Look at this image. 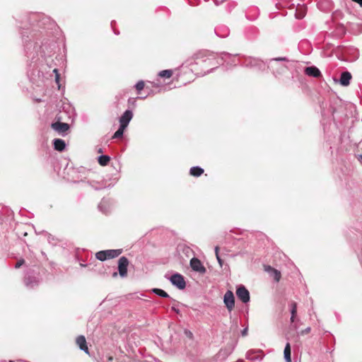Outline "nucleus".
I'll return each mask as SVG.
<instances>
[{
	"label": "nucleus",
	"mask_w": 362,
	"mask_h": 362,
	"mask_svg": "<svg viewBox=\"0 0 362 362\" xmlns=\"http://www.w3.org/2000/svg\"><path fill=\"white\" fill-rule=\"evenodd\" d=\"M215 33H216L217 35H220L219 33H218V30L216 28L215 29Z\"/></svg>",
	"instance_id": "c9c22d12"
},
{
	"label": "nucleus",
	"mask_w": 362,
	"mask_h": 362,
	"mask_svg": "<svg viewBox=\"0 0 362 362\" xmlns=\"http://www.w3.org/2000/svg\"><path fill=\"white\" fill-rule=\"evenodd\" d=\"M190 267L194 271L201 274H204L206 272V268L203 266L202 262L196 257L191 259Z\"/></svg>",
	"instance_id": "0eeeda50"
},
{
	"label": "nucleus",
	"mask_w": 362,
	"mask_h": 362,
	"mask_svg": "<svg viewBox=\"0 0 362 362\" xmlns=\"http://www.w3.org/2000/svg\"><path fill=\"white\" fill-rule=\"evenodd\" d=\"M284 358L286 362H291V345L289 343H287L286 344V346L284 348Z\"/></svg>",
	"instance_id": "2eb2a0df"
},
{
	"label": "nucleus",
	"mask_w": 362,
	"mask_h": 362,
	"mask_svg": "<svg viewBox=\"0 0 362 362\" xmlns=\"http://www.w3.org/2000/svg\"><path fill=\"white\" fill-rule=\"evenodd\" d=\"M218 251H219V247L218 246H216L215 247V254H216V259L218 260V262L220 265L221 267H222L223 266V261L221 259V258L219 256V253H218Z\"/></svg>",
	"instance_id": "b1692460"
},
{
	"label": "nucleus",
	"mask_w": 362,
	"mask_h": 362,
	"mask_svg": "<svg viewBox=\"0 0 362 362\" xmlns=\"http://www.w3.org/2000/svg\"><path fill=\"white\" fill-rule=\"evenodd\" d=\"M23 264H24V260L23 259H20L16 264L15 268L18 269V268L21 267Z\"/></svg>",
	"instance_id": "cd10ccee"
},
{
	"label": "nucleus",
	"mask_w": 362,
	"mask_h": 362,
	"mask_svg": "<svg viewBox=\"0 0 362 362\" xmlns=\"http://www.w3.org/2000/svg\"><path fill=\"white\" fill-rule=\"evenodd\" d=\"M117 276V272H114V273L112 274V276H113V277H116Z\"/></svg>",
	"instance_id": "f704fd0d"
},
{
	"label": "nucleus",
	"mask_w": 362,
	"mask_h": 362,
	"mask_svg": "<svg viewBox=\"0 0 362 362\" xmlns=\"http://www.w3.org/2000/svg\"><path fill=\"white\" fill-rule=\"evenodd\" d=\"M76 342L81 350L83 351L87 354H89L88 348L86 344V340L84 336L80 335L76 338Z\"/></svg>",
	"instance_id": "9d476101"
},
{
	"label": "nucleus",
	"mask_w": 362,
	"mask_h": 362,
	"mask_svg": "<svg viewBox=\"0 0 362 362\" xmlns=\"http://www.w3.org/2000/svg\"><path fill=\"white\" fill-rule=\"evenodd\" d=\"M189 172L191 175L194 177H199L204 173V170L199 166H195L191 168Z\"/></svg>",
	"instance_id": "dca6fc26"
},
{
	"label": "nucleus",
	"mask_w": 362,
	"mask_h": 362,
	"mask_svg": "<svg viewBox=\"0 0 362 362\" xmlns=\"http://www.w3.org/2000/svg\"><path fill=\"white\" fill-rule=\"evenodd\" d=\"M132 117V112L127 110L119 118V125H122L123 128H127Z\"/></svg>",
	"instance_id": "6e6552de"
},
{
	"label": "nucleus",
	"mask_w": 362,
	"mask_h": 362,
	"mask_svg": "<svg viewBox=\"0 0 362 362\" xmlns=\"http://www.w3.org/2000/svg\"><path fill=\"white\" fill-rule=\"evenodd\" d=\"M305 74L309 76L318 78L320 76V71L315 66H308L305 69Z\"/></svg>",
	"instance_id": "f8f14e48"
},
{
	"label": "nucleus",
	"mask_w": 362,
	"mask_h": 362,
	"mask_svg": "<svg viewBox=\"0 0 362 362\" xmlns=\"http://www.w3.org/2000/svg\"><path fill=\"white\" fill-rule=\"evenodd\" d=\"M98 160L100 165H101L102 166H105L108 164L110 158L108 156L102 155L98 157Z\"/></svg>",
	"instance_id": "f3484780"
},
{
	"label": "nucleus",
	"mask_w": 362,
	"mask_h": 362,
	"mask_svg": "<svg viewBox=\"0 0 362 362\" xmlns=\"http://www.w3.org/2000/svg\"><path fill=\"white\" fill-rule=\"evenodd\" d=\"M103 202H100L98 207L100 208V210H102V205H103Z\"/></svg>",
	"instance_id": "72a5a7b5"
},
{
	"label": "nucleus",
	"mask_w": 362,
	"mask_h": 362,
	"mask_svg": "<svg viewBox=\"0 0 362 362\" xmlns=\"http://www.w3.org/2000/svg\"><path fill=\"white\" fill-rule=\"evenodd\" d=\"M233 350V348H231V349L230 350V353L232 352Z\"/></svg>",
	"instance_id": "ea45409f"
},
{
	"label": "nucleus",
	"mask_w": 362,
	"mask_h": 362,
	"mask_svg": "<svg viewBox=\"0 0 362 362\" xmlns=\"http://www.w3.org/2000/svg\"><path fill=\"white\" fill-rule=\"evenodd\" d=\"M129 265V260L125 257H122L118 261V271L122 277H125L127 274V267Z\"/></svg>",
	"instance_id": "423d86ee"
},
{
	"label": "nucleus",
	"mask_w": 362,
	"mask_h": 362,
	"mask_svg": "<svg viewBox=\"0 0 362 362\" xmlns=\"http://www.w3.org/2000/svg\"><path fill=\"white\" fill-rule=\"evenodd\" d=\"M290 305L291 313V321L293 322L297 313V304L295 302H292Z\"/></svg>",
	"instance_id": "6ab92c4d"
},
{
	"label": "nucleus",
	"mask_w": 362,
	"mask_h": 362,
	"mask_svg": "<svg viewBox=\"0 0 362 362\" xmlns=\"http://www.w3.org/2000/svg\"><path fill=\"white\" fill-rule=\"evenodd\" d=\"M170 281L173 285L175 286L179 289H184L186 286L184 277L178 273L173 274L170 278Z\"/></svg>",
	"instance_id": "f03ea898"
},
{
	"label": "nucleus",
	"mask_w": 362,
	"mask_h": 362,
	"mask_svg": "<svg viewBox=\"0 0 362 362\" xmlns=\"http://www.w3.org/2000/svg\"><path fill=\"white\" fill-rule=\"evenodd\" d=\"M237 362H245V361H243V360H239V361H238Z\"/></svg>",
	"instance_id": "58836bf2"
},
{
	"label": "nucleus",
	"mask_w": 362,
	"mask_h": 362,
	"mask_svg": "<svg viewBox=\"0 0 362 362\" xmlns=\"http://www.w3.org/2000/svg\"><path fill=\"white\" fill-rule=\"evenodd\" d=\"M9 362H13V361H9Z\"/></svg>",
	"instance_id": "37998d69"
},
{
	"label": "nucleus",
	"mask_w": 362,
	"mask_h": 362,
	"mask_svg": "<svg viewBox=\"0 0 362 362\" xmlns=\"http://www.w3.org/2000/svg\"><path fill=\"white\" fill-rule=\"evenodd\" d=\"M265 271L267 272L271 276L274 278L276 281H279L281 278V273L278 270L272 268L270 266H265Z\"/></svg>",
	"instance_id": "ddd939ff"
},
{
	"label": "nucleus",
	"mask_w": 362,
	"mask_h": 362,
	"mask_svg": "<svg viewBox=\"0 0 362 362\" xmlns=\"http://www.w3.org/2000/svg\"><path fill=\"white\" fill-rule=\"evenodd\" d=\"M135 88L138 92H140L141 90L144 88V83L143 81H139L135 85Z\"/></svg>",
	"instance_id": "393cba45"
},
{
	"label": "nucleus",
	"mask_w": 362,
	"mask_h": 362,
	"mask_svg": "<svg viewBox=\"0 0 362 362\" xmlns=\"http://www.w3.org/2000/svg\"><path fill=\"white\" fill-rule=\"evenodd\" d=\"M53 72L55 74V81L56 83L58 84V88L59 89L60 88V83H59V71H58V69H54L53 70Z\"/></svg>",
	"instance_id": "a878e982"
},
{
	"label": "nucleus",
	"mask_w": 362,
	"mask_h": 362,
	"mask_svg": "<svg viewBox=\"0 0 362 362\" xmlns=\"http://www.w3.org/2000/svg\"><path fill=\"white\" fill-rule=\"evenodd\" d=\"M152 84H153V86L158 87V85L156 84L155 83H152Z\"/></svg>",
	"instance_id": "e433bc0d"
},
{
	"label": "nucleus",
	"mask_w": 362,
	"mask_h": 362,
	"mask_svg": "<svg viewBox=\"0 0 362 362\" xmlns=\"http://www.w3.org/2000/svg\"><path fill=\"white\" fill-rule=\"evenodd\" d=\"M224 56H225V57H228V56H229V54H224Z\"/></svg>",
	"instance_id": "4c0bfd02"
},
{
	"label": "nucleus",
	"mask_w": 362,
	"mask_h": 362,
	"mask_svg": "<svg viewBox=\"0 0 362 362\" xmlns=\"http://www.w3.org/2000/svg\"><path fill=\"white\" fill-rule=\"evenodd\" d=\"M241 334L245 337L247 334V328H245L243 330H242L241 332Z\"/></svg>",
	"instance_id": "7c9ffc66"
},
{
	"label": "nucleus",
	"mask_w": 362,
	"mask_h": 362,
	"mask_svg": "<svg viewBox=\"0 0 362 362\" xmlns=\"http://www.w3.org/2000/svg\"><path fill=\"white\" fill-rule=\"evenodd\" d=\"M233 350V348H231V349L230 350V353L232 352Z\"/></svg>",
	"instance_id": "a19ab883"
},
{
	"label": "nucleus",
	"mask_w": 362,
	"mask_h": 362,
	"mask_svg": "<svg viewBox=\"0 0 362 362\" xmlns=\"http://www.w3.org/2000/svg\"><path fill=\"white\" fill-rule=\"evenodd\" d=\"M352 1L358 4L362 7V0H352Z\"/></svg>",
	"instance_id": "2f4dec72"
},
{
	"label": "nucleus",
	"mask_w": 362,
	"mask_h": 362,
	"mask_svg": "<svg viewBox=\"0 0 362 362\" xmlns=\"http://www.w3.org/2000/svg\"><path fill=\"white\" fill-rule=\"evenodd\" d=\"M258 63V60L255 59H250V62L247 64V66H253L256 64H257Z\"/></svg>",
	"instance_id": "bb28decb"
},
{
	"label": "nucleus",
	"mask_w": 362,
	"mask_h": 362,
	"mask_svg": "<svg viewBox=\"0 0 362 362\" xmlns=\"http://www.w3.org/2000/svg\"><path fill=\"white\" fill-rule=\"evenodd\" d=\"M223 302L228 310L230 312L235 307V297L231 291H227L223 296Z\"/></svg>",
	"instance_id": "7ed1b4c3"
},
{
	"label": "nucleus",
	"mask_w": 362,
	"mask_h": 362,
	"mask_svg": "<svg viewBox=\"0 0 362 362\" xmlns=\"http://www.w3.org/2000/svg\"><path fill=\"white\" fill-rule=\"evenodd\" d=\"M352 76L350 72L344 71L341 74L339 83L343 86H347L350 84Z\"/></svg>",
	"instance_id": "9b49d317"
},
{
	"label": "nucleus",
	"mask_w": 362,
	"mask_h": 362,
	"mask_svg": "<svg viewBox=\"0 0 362 362\" xmlns=\"http://www.w3.org/2000/svg\"><path fill=\"white\" fill-rule=\"evenodd\" d=\"M237 297L244 303L250 301V293L243 285L238 287L236 290Z\"/></svg>",
	"instance_id": "20e7f679"
},
{
	"label": "nucleus",
	"mask_w": 362,
	"mask_h": 362,
	"mask_svg": "<svg viewBox=\"0 0 362 362\" xmlns=\"http://www.w3.org/2000/svg\"><path fill=\"white\" fill-rule=\"evenodd\" d=\"M54 148L58 151H62L66 147L65 141L61 139H55L53 141Z\"/></svg>",
	"instance_id": "4468645a"
},
{
	"label": "nucleus",
	"mask_w": 362,
	"mask_h": 362,
	"mask_svg": "<svg viewBox=\"0 0 362 362\" xmlns=\"http://www.w3.org/2000/svg\"><path fill=\"white\" fill-rule=\"evenodd\" d=\"M52 128L59 134L65 133L69 129L67 123L57 122L51 124Z\"/></svg>",
	"instance_id": "1a4fd4ad"
},
{
	"label": "nucleus",
	"mask_w": 362,
	"mask_h": 362,
	"mask_svg": "<svg viewBox=\"0 0 362 362\" xmlns=\"http://www.w3.org/2000/svg\"><path fill=\"white\" fill-rule=\"evenodd\" d=\"M310 327H308V328H306L305 330H303V331L301 332V334H308V333H309V332H310Z\"/></svg>",
	"instance_id": "c756f323"
},
{
	"label": "nucleus",
	"mask_w": 362,
	"mask_h": 362,
	"mask_svg": "<svg viewBox=\"0 0 362 362\" xmlns=\"http://www.w3.org/2000/svg\"><path fill=\"white\" fill-rule=\"evenodd\" d=\"M173 71L170 69L161 71L158 73V76L162 78H169L172 76Z\"/></svg>",
	"instance_id": "aec40b11"
},
{
	"label": "nucleus",
	"mask_w": 362,
	"mask_h": 362,
	"mask_svg": "<svg viewBox=\"0 0 362 362\" xmlns=\"http://www.w3.org/2000/svg\"><path fill=\"white\" fill-rule=\"evenodd\" d=\"M153 292L163 298H168L169 297L168 294L165 291H163L160 288H153Z\"/></svg>",
	"instance_id": "4be33fe9"
},
{
	"label": "nucleus",
	"mask_w": 362,
	"mask_h": 362,
	"mask_svg": "<svg viewBox=\"0 0 362 362\" xmlns=\"http://www.w3.org/2000/svg\"><path fill=\"white\" fill-rule=\"evenodd\" d=\"M126 128H123L122 125H119V129L116 131V132L112 136V139H119L123 136L124 131Z\"/></svg>",
	"instance_id": "412c9836"
},
{
	"label": "nucleus",
	"mask_w": 362,
	"mask_h": 362,
	"mask_svg": "<svg viewBox=\"0 0 362 362\" xmlns=\"http://www.w3.org/2000/svg\"><path fill=\"white\" fill-rule=\"evenodd\" d=\"M233 350V348H231V349L230 350V353L232 352Z\"/></svg>",
	"instance_id": "79ce46f5"
},
{
	"label": "nucleus",
	"mask_w": 362,
	"mask_h": 362,
	"mask_svg": "<svg viewBox=\"0 0 362 362\" xmlns=\"http://www.w3.org/2000/svg\"><path fill=\"white\" fill-rule=\"evenodd\" d=\"M108 362H112L113 361V357L112 356H107Z\"/></svg>",
	"instance_id": "473e14b6"
},
{
	"label": "nucleus",
	"mask_w": 362,
	"mask_h": 362,
	"mask_svg": "<svg viewBox=\"0 0 362 362\" xmlns=\"http://www.w3.org/2000/svg\"><path fill=\"white\" fill-rule=\"evenodd\" d=\"M286 59L284 57H279V58H275V59H272V61H274V62L286 61Z\"/></svg>",
	"instance_id": "c85d7f7f"
},
{
	"label": "nucleus",
	"mask_w": 362,
	"mask_h": 362,
	"mask_svg": "<svg viewBox=\"0 0 362 362\" xmlns=\"http://www.w3.org/2000/svg\"><path fill=\"white\" fill-rule=\"evenodd\" d=\"M264 356L261 349H250L246 353V358L250 361H262Z\"/></svg>",
	"instance_id": "39448f33"
},
{
	"label": "nucleus",
	"mask_w": 362,
	"mask_h": 362,
	"mask_svg": "<svg viewBox=\"0 0 362 362\" xmlns=\"http://www.w3.org/2000/svg\"><path fill=\"white\" fill-rule=\"evenodd\" d=\"M305 15L304 8L303 7L298 8L296 13V17L298 19L303 18Z\"/></svg>",
	"instance_id": "5701e85b"
},
{
	"label": "nucleus",
	"mask_w": 362,
	"mask_h": 362,
	"mask_svg": "<svg viewBox=\"0 0 362 362\" xmlns=\"http://www.w3.org/2000/svg\"><path fill=\"white\" fill-rule=\"evenodd\" d=\"M122 252V250L121 249L101 250L95 254V257L100 261H105L115 258L120 255Z\"/></svg>",
	"instance_id": "f257e3e1"
},
{
	"label": "nucleus",
	"mask_w": 362,
	"mask_h": 362,
	"mask_svg": "<svg viewBox=\"0 0 362 362\" xmlns=\"http://www.w3.org/2000/svg\"><path fill=\"white\" fill-rule=\"evenodd\" d=\"M25 284L27 287L29 288H33L36 285H37L38 281L36 279L33 278V279H30V277L26 278L25 279Z\"/></svg>",
	"instance_id": "a211bd4d"
}]
</instances>
